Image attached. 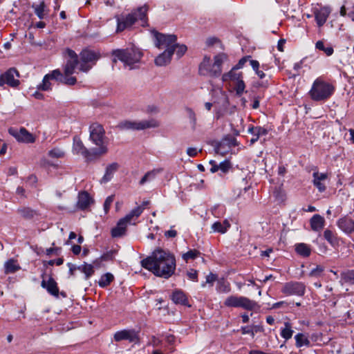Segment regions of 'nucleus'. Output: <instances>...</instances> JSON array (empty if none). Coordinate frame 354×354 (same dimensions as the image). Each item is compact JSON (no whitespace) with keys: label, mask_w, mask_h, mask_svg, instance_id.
Wrapping results in <instances>:
<instances>
[{"label":"nucleus","mask_w":354,"mask_h":354,"mask_svg":"<svg viewBox=\"0 0 354 354\" xmlns=\"http://www.w3.org/2000/svg\"><path fill=\"white\" fill-rule=\"evenodd\" d=\"M48 155L51 158H60L64 156L65 153L59 148H53L48 151Z\"/></svg>","instance_id":"obj_48"},{"label":"nucleus","mask_w":354,"mask_h":354,"mask_svg":"<svg viewBox=\"0 0 354 354\" xmlns=\"http://www.w3.org/2000/svg\"><path fill=\"white\" fill-rule=\"evenodd\" d=\"M114 339L115 342H120L122 340H128L130 342L138 343L139 334L138 332L131 330H122L116 332L114 334Z\"/></svg>","instance_id":"obj_16"},{"label":"nucleus","mask_w":354,"mask_h":354,"mask_svg":"<svg viewBox=\"0 0 354 354\" xmlns=\"http://www.w3.org/2000/svg\"><path fill=\"white\" fill-rule=\"evenodd\" d=\"M219 41V39L216 37H209L206 40V44L207 46H212L214 44Z\"/></svg>","instance_id":"obj_63"},{"label":"nucleus","mask_w":354,"mask_h":354,"mask_svg":"<svg viewBox=\"0 0 354 354\" xmlns=\"http://www.w3.org/2000/svg\"><path fill=\"white\" fill-rule=\"evenodd\" d=\"M142 212L143 207L138 206L131 210V212L126 215L124 218L127 221H129V223H130L133 216L138 217Z\"/></svg>","instance_id":"obj_45"},{"label":"nucleus","mask_w":354,"mask_h":354,"mask_svg":"<svg viewBox=\"0 0 354 354\" xmlns=\"http://www.w3.org/2000/svg\"><path fill=\"white\" fill-rule=\"evenodd\" d=\"M223 145H227V149H231L232 147L237 146L238 142L236 141V139L234 136L231 135L226 136L215 147L214 149L216 153H220L223 156H224L226 153V150L221 149V147Z\"/></svg>","instance_id":"obj_18"},{"label":"nucleus","mask_w":354,"mask_h":354,"mask_svg":"<svg viewBox=\"0 0 354 354\" xmlns=\"http://www.w3.org/2000/svg\"><path fill=\"white\" fill-rule=\"evenodd\" d=\"M100 54L89 49H84L80 53V71L88 72L100 59Z\"/></svg>","instance_id":"obj_7"},{"label":"nucleus","mask_w":354,"mask_h":354,"mask_svg":"<svg viewBox=\"0 0 354 354\" xmlns=\"http://www.w3.org/2000/svg\"><path fill=\"white\" fill-rule=\"evenodd\" d=\"M113 200H114L113 195H111L106 198L104 203V211L106 213H107L109 212L110 207H111L112 203L113 202Z\"/></svg>","instance_id":"obj_55"},{"label":"nucleus","mask_w":354,"mask_h":354,"mask_svg":"<svg viewBox=\"0 0 354 354\" xmlns=\"http://www.w3.org/2000/svg\"><path fill=\"white\" fill-rule=\"evenodd\" d=\"M77 270L84 273L86 279H89L94 273L93 266L86 263H84L81 266H78Z\"/></svg>","instance_id":"obj_38"},{"label":"nucleus","mask_w":354,"mask_h":354,"mask_svg":"<svg viewBox=\"0 0 354 354\" xmlns=\"http://www.w3.org/2000/svg\"><path fill=\"white\" fill-rule=\"evenodd\" d=\"M187 116L189 119L190 124L192 125V130H195L196 127V116L194 111L190 109L187 107L185 109Z\"/></svg>","instance_id":"obj_46"},{"label":"nucleus","mask_w":354,"mask_h":354,"mask_svg":"<svg viewBox=\"0 0 354 354\" xmlns=\"http://www.w3.org/2000/svg\"><path fill=\"white\" fill-rule=\"evenodd\" d=\"M324 270V268L322 266H317L315 268H313L309 273V276L312 277H320L323 272Z\"/></svg>","instance_id":"obj_51"},{"label":"nucleus","mask_w":354,"mask_h":354,"mask_svg":"<svg viewBox=\"0 0 354 354\" xmlns=\"http://www.w3.org/2000/svg\"><path fill=\"white\" fill-rule=\"evenodd\" d=\"M19 73L17 70L15 68H10L3 74L0 75V86H3L4 84L16 88L19 85Z\"/></svg>","instance_id":"obj_13"},{"label":"nucleus","mask_w":354,"mask_h":354,"mask_svg":"<svg viewBox=\"0 0 354 354\" xmlns=\"http://www.w3.org/2000/svg\"><path fill=\"white\" fill-rule=\"evenodd\" d=\"M187 274L189 279L198 281V272L196 270L190 269Z\"/></svg>","instance_id":"obj_57"},{"label":"nucleus","mask_w":354,"mask_h":354,"mask_svg":"<svg viewBox=\"0 0 354 354\" xmlns=\"http://www.w3.org/2000/svg\"><path fill=\"white\" fill-rule=\"evenodd\" d=\"M211 67L210 57L205 56L203 62L199 65V74L203 76H208L209 68Z\"/></svg>","instance_id":"obj_29"},{"label":"nucleus","mask_w":354,"mask_h":354,"mask_svg":"<svg viewBox=\"0 0 354 354\" xmlns=\"http://www.w3.org/2000/svg\"><path fill=\"white\" fill-rule=\"evenodd\" d=\"M64 263V259L62 258H58L56 260H50L47 262V263L49 265V266H53L55 263L57 265V266H61Z\"/></svg>","instance_id":"obj_61"},{"label":"nucleus","mask_w":354,"mask_h":354,"mask_svg":"<svg viewBox=\"0 0 354 354\" xmlns=\"http://www.w3.org/2000/svg\"><path fill=\"white\" fill-rule=\"evenodd\" d=\"M334 91L335 87L331 84L317 78L313 82L309 93L314 101H322L329 98Z\"/></svg>","instance_id":"obj_6"},{"label":"nucleus","mask_w":354,"mask_h":354,"mask_svg":"<svg viewBox=\"0 0 354 354\" xmlns=\"http://www.w3.org/2000/svg\"><path fill=\"white\" fill-rule=\"evenodd\" d=\"M157 127L156 122L153 120L131 121L124 120L118 124L116 127L120 130H144L146 129Z\"/></svg>","instance_id":"obj_10"},{"label":"nucleus","mask_w":354,"mask_h":354,"mask_svg":"<svg viewBox=\"0 0 354 354\" xmlns=\"http://www.w3.org/2000/svg\"><path fill=\"white\" fill-rule=\"evenodd\" d=\"M68 76L69 75H63V80H62V83L66 84V85H69V86L75 84L77 82L76 77H68Z\"/></svg>","instance_id":"obj_53"},{"label":"nucleus","mask_w":354,"mask_h":354,"mask_svg":"<svg viewBox=\"0 0 354 354\" xmlns=\"http://www.w3.org/2000/svg\"><path fill=\"white\" fill-rule=\"evenodd\" d=\"M274 196L276 200L279 202H283V201H284V200L286 198L285 192L280 188L276 189L274 190Z\"/></svg>","instance_id":"obj_52"},{"label":"nucleus","mask_w":354,"mask_h":354,"mask_svg":"<svg viewBox=\"0 0 354 354\" xmlns=\"http://www.w3.org/2000/svg\"><path fill=\"white\" fill-rule=\"evenodd\" d=\"M90 140L97 146V148H93L100 159L101 156L108 152V138L105 136V131L102 125L98 123L92 124L90 127Z\"/></svg>","instance_id":"obj_4"},{"label":"nucleus","mask_w":354,"mask_h":354,"mask_svg":"<svg viewBox=\"0 0 354 354\" xmlns=\"http://www.w3.org/2000/svg\"><path fill=\"white\" fill-rule=\"evenodd\" d=\"M295 339L296 342L295 345L297 348H300L303 346H306L307 347L310 346V342L308 339V337L304 333H297L295 336Z\"/></svg>","instance_id":"obj_32"},{"label":"nucleus","mask_w":354,"mask_h":354,"mask_svg":"<svg viewBox=\"0 0 354 354\" xmlns=\"http://www.w3.org/2000/svg\"><path fill=\"white\" fill-rule=\"evenodd\" d=\"M46 76H48L49 80H55L61 83L63 80V74L59 69L53 70L51 73L46 74Z\"/></svg>","instance_id":"obj_44"},{"label":"nucleus","mask_w":354,"mask_h":354,"mask_svg":"<svg viewBox=\"0 0 354 354\" xmlns=\"http://www.w3.org/2000/svg\"><path fill=\"white\" fill-rule=\"evenodd\" d=\"M227 59V55L225 53H220L214 57V63L209 68L208 76L212 77H218L222 73V65Z\"/></svg>","instance_id":"obj_15"},{"label":"nucleus","mask_w":354,"mask_h":354,"mask_svg":"<svg viewBox=\"0 0 354 354\" xmlns=\"http://www.w3.org/2000/svg\"><path fill=\"white\" fill-rule=\"evenodd\" d=\"M324 237L332 246L339 245V238L330 230L326 229L324 232Z\"/></svg>","instance_id":"obj_33"},{"label":"nucleus","mask_w":354,"mask_h":354,"mask_svg":"<svg viewBox=\"0 0 354 354\" xmlns=\"http://www.w3.org/2000/svg\"><path fill=\"white\" fill-rule=\"evenodd\" d=\"M224 305L227 307L242 308L252 310L256 307L257 303L245 297L231 295L226 298Z\"/></svg>","instance_id":"obj_8"},{"label":"nucleus","mask_w":354,"mask_h":354,"mask_svg":"<svg viewBox=\"0 0 354 354\" xmlns=\"http://www.w3.org/2000/svg\"><path fill=\"white\" fill-rule=\"evenodd\" d=\"M171 299L175 304H180L190 307L185 293L180 289L175 290L170 296Z\"/></svg>","instance_id":"obj_22"},{"label":"nucleus","mask_w":354,"mask_h":354,"mask_svg":"<svg viewBox=\"0 0 354 354\" xmlns=\"http://www.w3.org/2000/svg\"><path fill=\"white\" fill-rule=\"evenodd\" d=\"M8 133L19 142L32 144L36 140V137L25 127H21L19 129L10 127L8 129Z\"/></svg>","instance_id":"obj_11"},{"label":"nucleus","mask_w":354,"mask_h":354,"mask_svg":"<svg viewBox=\"0 0 354 354\" xmlns=\"http://www.w3.org/2000/svg\"><path fill=\"white\" fill-rule=\"evenodd\" d=\"M115 253H116L115 250H109V251L106 252V253L103 254L100 257V259L95 260L93 261V263L97 265V264H100L101 261H111L113 259L114 255Z\"/></svg>","instance_id":"obj_41"},{"label":"nucleus","mask_w":354,"mask_h":354,"mask_svg":"<svg viewBox=\"0 0 354 354\" xmlns=\"http://www.w3.org/2000/svg\"><path fill=\"white\" fill-rule=\"evenodd\" d=\"M217 279V276L213 273H209L206 277V282L207 283H212L214 281H215Z\"/></svg>","instance_id":"obj_62"},{"label":"nucleus","mask_w":354,"mask_h":354,"mask_svg":"<svg viewBox=\"0 0 354 354\" xmlns=\"http://www.w3.org/2000/svg\"><path fill=\"white\" fill-rule=\"evenodd\" d=\"M337 225L346 234H349L354 232V219L351 217L346 216L340 218Z\"/></svg>","instance_id":"obj_20"},{"label":"nucleus","mask_w":354,"mask_h":354,"mask_svg":"<svg viewBox=\"0 0 354 354\" xmlns=\"http://www.w3.org/2000/svg\"><path fill=\"white\" fill-rule=\"evenodd\" d=\"M305 284L299 281L286 283L281 289V292L286 295H297L299 297L303 296L305 294Z\"/></svg>","instance_id":"obj_14"},{"label":"nucleus","mask_w":354,"mask_h":354,"mask_svg":"<svg viewBox=\"0 0 354 354\" xmlns=\"http://www.w3.org/2000/svg\"><path fill=\"white\" fill-rule=\"evenodd\" d=\"M113 280L114 276L111 273L107 272L101 276L98 284L101 288H106L109 286Z\"/></svg>","instance_id":"obj_37"},{"label":"nucleus","mask_w":354,"mask_h":354,"mask_svg":"<svg viewBox=\"0 0 354 354\" xmlns=\"http://www.w3.org/2000/svg\"><path fill=\"white\" fill-rule=\"evenodd\" d=\"M73 150L77 154H81L84 158L86 162H94L100 160L93 149H88L82 142L81 139L75 136L73 138Z\"/></svg>","instance_id":"obj_9"},{"label":"nucleus","mask_w":354,"mask_h":354,"mask_svg":"<svg viewBox=\"0 0 354 354\" xmlns=\"http://www.w3.org/2000/svg\"><path fill=\"white\" fill-rule=\"evenodd\" d=\"M236 71H237V69H234V67H232V68L228 73H224L222 75L223 82H227V81L236 82L239 80H241V78H243L242 73H241V72L237 73Z\"/></svg>","instance_id":"obj_28"},{"label":"nucleus","mask_w":354,"mask_h":354,"mask_svg":"<svg viewBox=\"0 0 354 354\" xmlns=\"http://www.w3.org/2000/svg\"><path fill=\"white\" fill-rule=\"evenodd\" d=\"M61 251V248H50L46 249V254L48 256L51 255L53 253L58 255Z\"/></svg>","instance_id":"obj_59"},{"label":"nucleus","mask_w":354,"mask_h":354,"mask_svg":"<svg viewBox=\"0 0 354 354\" xmlns=\"http://www.w3.org/2000/svg\"><path fill=\"white\" fill-rule=\"evenodd\" d=\"M251 57L250 56H245L243 57H242L239 61V62L237 63V64H236L234 66V69H240V68H242L243 67V66L245 65V64L248 61L250 60V58Z\"/></svg>","instance_id":"obj_56"},{"label":"nucleus","mask_w":354,"mask_h":354,"mask_svg":"<svg viewBox=\"0 0 354 354\" xmlns=\"http://www.w3.org/2000/svg\"><path fill=\"white\" fill-rule=\"evenodd\" d=\"M169 46H171L175 49V52L176 53V55L178 58L181 57L187 51V48L184 44H178L175 42H171L168 45Z\"/></svg>","instance_id":"obj_39"},{"label":"nucleus","mask_w":354,"mask_h":354,"mask_svg":"<svg viewBox=\"0 0 354 354\" xmlns=\"http://www.w3.org/2000/svg\"><path fill=\"white\" fill-rule=\"evenodd\" d=\"M92 203H93V201L87 192L82 191L78 194L76 205L77 209L80 210H85L89 207Z\"/></svg>","instance_id":"obj_21"},{"label":"nucleus","mask_w":354,"mask_h":354,"mask_svg":"<svg viewBox=\"0 0 354 354\" xmlns=\"http://www.w3.org/2000/svg\"><path fill=\"white\" fill-rule=\"evenodd\" d=\"M17 213L24 219L30 220L39 215L37 211L28 207H23L17 209Z\"/></svg>","instance_id":"obj_27"},{"label":"nucleus","mask_w":354,"mask_h":354,"mask_svg":"<svg viewBox=\"0 0 354 354\" xmlns=\"http://www.w3.org/2000/svg\"><path fill=\"white\" fill-rule=\"evenodd\" d=\"M218 168L221 173L225 174L232 168V164L230 160H225L218 165Z\"/></svg>","instance_id":"obj_49"},{"label":"nucleus","mask_w":354,"mask_h":354,"mask_svg":"<svg viewBox=\"0 0 354 354\" xmlns=\"http://www.w3.org/2000/svg\"><path fill=\"white\" fill-rule=\"evenodd\" d=\"M230 227V224L227 220H224L223 223L216 221L212 225V229L216 232L224 234Z\"/></svg>","instance_id":"obj_30"},{"label":"nucleus","mask_w":354,"mask_h":354,"mask_svg":"<svg viewBox=\"0 0 354 354\" xmlns=\"http://www.w3.org/2000/svg\"><path fill=\"white\" fill-rule=\"evenodd\" d=\"M187 153L189 156L190 157H195L197 153H198V151H197V149L196 148H194V147H189L187 149Z\"/></svg>","instance_id":"obj_64"},{"label":"nucleus","mask_w":354,"mask_h":354,"mask_svg":"<svg viewBox=\"0 0 354 354\" xmlns=\"http://www.w3.org/2000/svg\"><path fill=\"white\" fill-rule=\"evenodd\" d=\"M288 306H289L288 303H287L286 301H279V302L274 304L272 306V308L276 309V308H279L288 307Z\"/></svg>","instance_id":"obj_60"},{"label":"nucleus","mask_w":354,"mask_h":354,"mask_svg":"<svg viewBox=\"0 0 354 354\" xmlns=\"http://www.w3.org/2000/svg\"><path fill=\"white\" fill-rule=\"evenodd\" d=\"M148 6L145 5L138 8L127 15H121L117 17V32L131 27L136 21H140L142 26L147 24Z\"/></svg>","instance_id":"obj_3"},{"label":"nucleus","mask_w":354,"mask_h":354,"mask_svg":"<svg viewBox=\"0 0 354 354\" xmlns=\"http://www.w3.org/2000/svg\"><path fill=\"white\" fill-rule=\"evenodd\" d=\"M129 223V221H127L124 217L120 219L117 225L111 230V236L113 237H120L125 234Z\"/></svg>","instance_id":"obj_23"},{"label":"nucleus","mask_w":354,"mask_h":354,"mask_svg":"<svg viewBox=\"0 0 354 354\" xmlns=\"http://www.w3.org/2000/svg\"><path fill=\"white\" fill-rule=\"evenodd\" d=\"M315 47L317 49L324 51L328 56L331 55L334 52L333 48L332 46H328L325 47L322 41H317L315 44Z\"/></svg>","instance_id":"obj_42"},{"label":"nucleus","mask_w":354,"mask_h":354,"mask_svg":"<svg viewBox=\"0 0 354 354\" xmlns=\"http://www.w3.org/2000/svg\"><path fill=\"white\" fill-rule=\"evenodd\" d=\"M200 254V252L196 250H189L188 252L183 254V259L185 261H188L190 259H196Z\"/></svg>","instance_id":"obj_47"},{"label":"nucleus","mask_w":354,"mask_h":354,"mask_svg":"<svg viewBox=\"0 0 354 354\" xmlns=\"http://www.w3.org/2000/svg\"><path fill=\"white\" fill-rule=\"evenodd\" d=\"M310 227L313 231L319 232L324 227L325 220L321 215L315 214L310 218Z\"/></svg>","instance_id":"obj_25"},{"label":"nucleus","mask_w":354,"mask_h":354,"mask_svg":"<svg viewBox=\"0 0 354 354\" xmlns=\"http://www.w3.org/2000/svg\"><path fill=\"white\" fill-rule=\"evenodd\" d=\"M42 281L41 282V286L46 289V291L52 296L58 298L59 295V288L57 283L55 280L50 276L48 280L45 279V273L41 274Z\"/></svg>","instance_id":"obj_17"},{"label":"nucleus","mask_w":354,"mask_h":354,"mask_svg":"<svg viewBox=\"0 0 354 354\" xmlns=\"http://www.w3.org/2000/svg\"><path fill=\"white\" fill-rule=\"evenodd\" d=\"M295 251L299 255L303 257H308L311 254L310 247L304 243L296 244Z\"/></svg>","instance_id":"obj_31"},{"label":"nucleus","mask_w":354,"mask_h":354,"mask_svg":"<svg viewBox=\"0 0 354 354\" xmlns=\"http://www.w3.org/2000/svg\"><path fill=\"white\" fill-rule=\"evenodd\" d=\"M245 88V85L243 80V78L236 82L234 89L236 91V93L237 95L241 96L244 92Z\"/></svg>","instance_id":"obj_50"},{"label":"nucleus","mask_w":354,"mask_h":354,"mask_svg":"<svg viewBox=\"0 0 354 354\" xmlns=\"http://www.w3.org/2000/svg\"><path fill=\"white\" fill-rule=\"evenodd\" d=\"M37 88L38 90L44 91L51 90V83L50 82L48 76L45 75L43 78L42 82L37 85Z\"/></svg>","instance_id":"obj_43"},{"label":"nucleus","mask_w":354,"mask_h":354,"mask_svg":"<svg viewBox=\"0 0 354 354\" xmlns=\"http://www.w3.org/2000/svg\"><path fill=\"white\" fill-rule=\"evenodd\" d=\"M241 330L243 335L249 334L252 337L254 336V330L250 326H242Z\"/></svg>","instance_id":"obj_58"},{"label":"nucleus","mask_w":354,"mask_h":354,"mask_svg":"<svg viewBox=\"0 0 354 354\" xmlns=\"http://www.w3.org/2000/svg\"><path fill=\"white\" fill-rule=\"evenodd\" d=\"M141 265L156 277L165 279L174 274L176 266L174 256L162 249L154 250L151 256L142 259Z\"/></svg>","instance_id":"obj_1"},{"label":"nucleus","mask_w":354,"mask_h":354,"mask_svg":"<svg viewBox=\"0 0 354 354\" xmlns=\"http://www.w3.org/2000/svg\"><path fill=\"white\" fill-rule=\"evenodd\" d=\"M248 131L253 136V138L250 140L251 145L255 143L261 136H266L268 133L266 128L259 126H250L248 128Z\"/></svg>","instance_id":"obj_24"},{"label":"nucleus","mask_w":354,"mask_h":354,"mask_svg":"<svg viewBox=\"0 0 354 354\" xmlns=\"http://www.w3.org/2000/svg\"><path fill=\"white\" fill-rule=\"evenodd\" d=\"M330 12L331 9L328 6L322 7L319 9L317 8L314 10L315 21L319 27H322L326 23Z\"/></svg>","instance_id":"obj_19"},{"label":"nucleus","mask_w":354,"mask_h":354,"mask_svg":"<svg viewBox=\"0 0 354 354\" xmlns=\"http://www.w3.org/2000/svg\"><path fill=\"white\" fill-rule=\"evenodd\" d=\"M4 268L6 274L15 273L21 269L19 265L12 259H9L5 263Z\"/></svg>","instance_id":"obj_34"},{"label":"nucleus","mask_w":354,"mask_h":354,"mask_svg":"<svg viewBox=\"0 0 354 354\" xmlns=\"http://www.w3.org/2000/svg\"><path fill=\"white\" fill-rule=\"evenodd\" d=\"M315 186L319 189V192H322L325 191L326 186L324 184L322 183V180H320V178H317V175H314V180H313Z\"/></svg>","instance_id":"obj_54"},{"label":"nucleus","mask_w":354,"mask_h":354,"mask_svg":"<svg viewBox=\"0 0 354 354\" xmlns=\"http://www.w3.org/2000/svg\"><path fill=\"white\" fill-rule=\"evenodd\" d=\"M154 37L156 46L159 49L166 48L155 59V64L158 66H166L170 63L171 57L175 52V49L168 45L171 42L176 41L177 37L176 35H165L158 32H154Z\"/></svg>","instance_id":"obj_2"},{"label":"nucleus","mask_w":354,"mask_h":354,"mask_svg":"<svg viewBox=\"0 0 354 354\" xmlns=\"http://www.w3.org/2000/svg\"><path fill=\"white\" fill-rule=\"evenodd\" d=\"M292 328V324L290 322H284V327L281 329L280 335L286 340H288L292 337L294 333Z\"/></svg>","instance_id":"obj_36"},{"label":"nucleus","mask_w":354,"mask_h":354,"mask_svg":"<svg viewBox=\"0 0 354 354\" xmlns=\"http://www.w3.org/2000/svg\"><path fill=\"white\" fill-rule=\"evenodd\" d=\"M32 8L34 9L35 15L40 19H43L45 16L48 14L46 10V5L44 1H41L39 5L32 4Z\"/></svg>","instance_id":"obj_35"},{"label":"nucleus","mask_w":354,"mask_h":354,"mask_svg":"<svg viewBox=\"0 0 354 354\" xmlns=\"http://www.w3.org/2000/svg\"><path fill=\"white\" fill-rule=\"evenodd\" d=\"M119 165L117 162H113L109 165L105 171L104 176L102 178L101 183H106L111 180L113 174L118 170Z\"/></svg>","instance_id":"obj_26"},{"label":"nucleus","mask_w":354,"mask_h":354,"mask_svg":"<svg viewBox=\"0 0 354 354\" xmlns=\"http://www.w3.org/2000/svg\"><path fill=\"white\" fill-rule=\"evenodd\" d=\"M341 280L342 283H347L349 285L354 284V271L348 270L346 272H343L341 276Z\"/></svg>","instance_id":"obj_40"},{"label":"nucleus","mask_w":354,"mask_h":354,"mask_svg":"<svg viewBox=\"0 0 354 354\" xmlns=\"http://www.w3.org/2000/svg\"><path fill=\"white\" fill-rule=\"evenodd\" d=\"M64 56L66 59V63L64 66V75H71L74 73L75 69L80 62L77 53L71 48L65 49Z\"/></svg>","instance_id":"obj_12"},{"label":"nucleus","mask_w":354,"mask_h":354,"mask_svg":"<svg viewBox=\"0 0 354 354\" xmlns=\"http://www.w3.org/2000/svg\"><path fill=\"white\" fill-rule=\"evenodd\" d=\"M112 55L114 57L113 62H116L117 59H119L124 66H129V69H133V65L140 62L143 54L138 48L132 47L113 50Z\"/></svg>","instance_id":"obj_5"}]
</instances>
